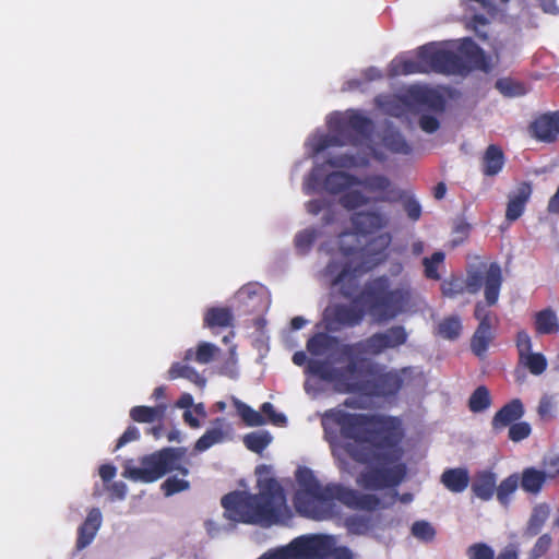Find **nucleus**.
Instances as JSON below:
<instances>
[{
  "label": "nucleus",
  "instance_id": "nucleus-1",
  "mask_svg": "<svg viewBox=\"0 0 559 559\" xmlns=\"http://www.w3.org/2000/svg\"><path fill=\"white\" fill-rule=\"evenodd\" d=\"M322 427L328 435H340L347 440L368 443L361 447H348L352 459L361 464H386L396 457L384 448H394L400 441V421L392 416L379 414L348 413L341 408L325 411Z\"/></svg>",
  "mask_w": 559,
  "mask_h": 559
},
{
  "label": "nucleus",
  "instance_id": "nucleus-2",
  "mask_svg": "<svg viewBox=\"0 0 559 559\" xmlns=\"http://www.w3.org/2000/svg\"><path fill=\"white\" fill-rule=\"evenodd\" d=\"M299 489L294 496V507L301 516L323 521L337 514L335 500L355 511L374 512L393 506L397 497L395 491L389 502L370 492H361L342 484L331 483L322 486L313 472L299 467L296 472Z\"/></svg>",
  "mask_w": 559,
  "mask_h": 559
},
{
  "label": "nucleus",
  "instance_id": "nucleus-3",
  "mask_svg": "<svg viewBox=\"0 0 559 559\" xmlns=\"http://www.w3.org/2000/svg\"><path fill=\"white\" fill-rule=\"evenodd\" d=\"M412 298L409 284L392 288L389 276H377L365 284L353 305L337 304L326 313L328 326L331 331L355 328L366 313L377 323L389 322L412 307Z\"/></svg>",
  "mask_w": 559,
  "mask_h": 559
},
{
  "label": "nucleus",
  "instance_id": "nucleus-4",
  "mask_svg": "<svg viewBox=\"0 0 559 559\" xmlns=\"http://www.w3.org/2000/svg\"><path fill=\"white\" fill-rule=\"evenodd\" d=\"M258 487V493L235 490L222 498L221 503L228 519L263 527L282 521L288 511L283 487L272 477L259 480Z\"/></svg>",
  "mask_w": 559,
  "mask_h": 559
},
{
  "label": "nucleus",
  "instance_id": "nucleus-5",
  "mask_svg": "<svg viewBox=\"0 0 559 559\" xmlns=\"http://www.w3.org/2000/svg\"><path fill=\"white\" fill-rule=\"evenodd\" d=\"M461 55L427 44L418 48L417 61L402 57L394 58L389 64V75L400 76L413 73L435 71L443 74H466L471 71L469 62H476L481 49L471 39L464 38L459 47Z\"/></svg>",
  "mask_w": 559,
  "mask_h": 559
},
{
  "label": "nucleus",
  "instance_id": "nucleus-6",
  "mask_svg": "<svg viewBox=\"0 0 559 559\" xmlns=\"http://www.w3.org/2000/svg\"><path fill=\"white\" fill-rule=\"evenodd\" d=\"M392 242L390 233H382L368 242L366 248L341 247V251L350 261L345 263L341 272L333 280V285L341 286V294L345 298L352 297V289L346 286V281L354 282L359 275L367 273L388 259V248Z\"/></svg>",
  "mask_w": 559,
  "mask_h": 559
},
{
  "label": "nucleus",
  "instance_id": "nucleus-7",
  "mask_svg": "<svg viewBox=\"0 0 559 559\" xmlns=\"http://www.w3.org/2000/svg\"><path fill=\"white\" fill-rule=\"evenodd\" d=\"M372 121L359 111L348 110L335 114L329 120V133L319 136L313 151L321 153L332 146H358L370 140Z\"/></svg>",
  "mask_w": 559,
  "mask_h": 559
},
{
  "label": "nucleus",
  "instance_id": "nucleus-8",
  "mask_svg": "<svg viewBox=\"0 0 559 559\" xmlns=\"http://www.w3.org/2000/svg\"><path fill=\"white\" fill-rule=\"evenodd\" d=\"M186 453V448H163L141 457V466H127L123 476L145 484L154 483L175 471L182 476H188L189 468L183 464Z\"/></svg>",
  "mask_w": 559,
  "mask_h": 559
},
{
  "label": "nucleus",
  "instance_id": "nucleus-9",
  "mask_svg": "<svg viewBox=\"0 0 559 559\" xmlns=\"http://www.w3.org/2000/svg\"><path fill=\"white\" fill-rule=\"evenodd\" d=\"M365 388L361 395L367 397H394L404 386L406 378L412 376V368L386 370L384 366L376 362H368L366 366Z\"/></svg>",
  "mask_w": 559,
  "mask_h": 559
},
{
  "label": "nucleus",
  "instance_id": "nucleus-10",
  "mask_svg": "<svg viewBox=\"0 0 559 559\" xmlns=\"http://www.w3.org/2000/svg\"><path fill=\"white\" fill-rule=\"evenodd\" d=\"M382 451L392 453L396 459L386 464H367L369 467L362 471L357 477V484L366 490L395 488L405 478L406 467L404 464H396L391 467L388 466L400 459L397 444L394 448H384Z\"/></svg>",
  "mask_w": 559,
  "mask_h": 559
},
{
  "label": "nucleus",
  "instance_id": "nucleus-11",
  "mask_svg": "<svg viewBox=\"0 0 559 559\" xmlns=\"http://www.w3.org/2000/svg\"><path fill=\"white\" fill-rule=\"evenodd\" d=\"M502 271L498 263L489 264L486 273L479 270L467 272L465 287L469 294L478 293L484 286L485 300L488 306H495L498 302L500 288L502 285Z\"/></svg>",
  "mask_w": 559,
  "mask_h": 559
},
{
  "label": "nucleus",
  "instance_id": "nucleus-12",
  "mask_svg": "<svg viewBox=\"0 0 559 559\" xmlns=\"http://www.w3.org/2000/svg\"><path fill=\"white\" fill-rule=\"evenodd\" d=\"M357 355L344 357L338 353V357L334 359L335 362L347 360L344 367L337 368V392L340 393L361 395L367 380L361 377H367L365 370L369 361L364 358L357 359Z\"/></svg>",
  "mask_w": 559,
  "mask_h": 559
},
{
  "label": "nucleus",
  "instance_id": "nucleus-13",
  "mask_svg": "<svg viewBox=\"0 0 559 559\" xmlns=\"http://www.w3.org/2000/svg\"><path fill=\"white\" fill-rule=\"evenodd\" d=\"M356 176L344 171H333L323 177V166H316L309 173L305 182V193L310 194L322 186L331 194H337L355 186Z\"/></svg>",
  "mask_w": 559,
  "mask_h": 559
},
{
  "label": "nucleus",
  "instance_id": "nucleus-14",
  "mask_svg": "<svg viewBox=\"0 0 559 559\" xmlns=\"http://www.w3.org/2000/svg\"><path fill=\"white\" fill-rule=\"evenodd\" d=\"M308 559H353L352 550L346 546H335L331 536H307Z\"/></svg>",
  "mask_w": 559,
  "mask_h": 559
},
{
  "label": "nucleus",
  "instance_id": "nucleus-15",
  "mask_svg": "<svg viewBox=\"0 0 559 559\" xmlns=\"http://www.w3.org/2000/svg\"><path fill=\"white\" fill-rule=\"evenodd\" d=\"M350 223L356 234L368 236L385 228L390 217L378 210L360 211L350 216Z\"/></svg>",
  "mask_w": 559,
  "mask_h": 559
},
{
  "label": "nucleus",
  "instance_id": "nucleus-16",
  "mask_svg": "<svg viewBox=\"0 0 559 559\" xmlns=\"http://www.w3.org/2000/svg\"><path fill=\"white\" fill-rule=\"evenodd\" d=\"M530 130L538 141L546 143L555 142L559 134V111L538 116L531 123Z\"/></svg>",
  "mask_w": 559,
  "mask_h": 559
},
{
  "label": "nucleus",
  "instance_id": "nucleus-17",
  "mask_svg": "<svg viewBox=\"0 0 559 559\" xmlns=\"http://www.w3.org/2000/svg\"><path fill=\"white\" fill-rule=\"evenodd\" d=\"M386 350L384 345V337L380 332L373 333L369 337L352 344H342L338 347V353L344 357H350L355 354H365L378 356Z\"/></svg>",
  "mask_w": 559,
  "mask_h": 559
},
{
  "label": "nucleus",
  "instance_id": "nucleus-18",
  "mask_svg": "<svg viewBox=\"0 0 559 559\" xmlns=\"http://www.w3.org/2000/svg\"><path fill=\"white\" fill-rule=\"evenodd\" d=\"M355 186L362 187L370 193H379L376 198L371 199L373 202H391L393 198L391 194L394 192L391 190V181L384 175H369L364 178L356 177Z\"/></svg>",
  "mask_w": 559,
  "mask_h": 559
},
{
  "label": "nucleus",
  "instance_id": "nucleus-19",
  "mask_svg": "<svg viewBox=\"0 0 559 559\" xmlns=\"http://www.w3.org/2000/svg\"><path fill=\"white\" fill-rule=\"evenodd\" d=\"M532 192V185L527 181H523L516 187V190L509 195L506 210V218L509 222H514L522 216Z\"/></svg>",
  "mask_w": 559,
  "mask_h": 559
},
{
  "label": "nucleus",
  "instance_id": "nucleus-20",
  "mask_svg": "<svg viewBox=\"0 0 559 559\" xmlns=\"http://www.w3.org/2000/svg\"><path fill=\"white\" fill-rule=\"evenodd\" d=\"M258 559H308L307 536H300L288 545L269 550Z\"/></svg>",
  "mask_w": 559,
  "mask_h": 559
},
{
  "label": "nucleus",
  "instance_id": "nucleus-21",
  "mask_svg": "<svg viewBox=\"0 0 559 559\" xmlns=\"http://www.w3.org/2000/svg\"><path fill=\"white\" fill-rule=\"evenodd\" d=\"M524 405L520 399H513L504 404L492 417L491 426L496 431L516 423L524 415Z\"/></svg>",
  "mask_w": 559,
  "mask_h": 559
},
{
  "label": "nucleus",
  "instance_id": "nucleus-22",
  "mask_svg": "<svg viewBox=\"0 0 559 559\" xmlns=\"http://www.w3.org/2000/svg\"><path fill=\"white\" fill-rule=\"evenodd\" d=\"M497 475L491 469L476 472L471 484V490L475 497L483 501H489L496 492Z\"/></svg>",
  "mask_w": 559,
  "mask_h": 559
},
{
  "label": "nucleus",
  "instance_id": "nucleus-23",
  "mask_svg": "<svg viewBox=\"0 0 559 559\" xmlns=\"http://www.w3.org/2000/svg\"><path fill=\"white\" fill-rule=\"evenodd\" d=\"M506 155L497 144H489L481 156V173L486 177H495L503 169Z\"/></svg>",
  "mask_w": 559,
  "mask_h": 559
},
{
  "label": "nucleus",
  "instance_id": "nucleus-24",
  "mask_svg": "<svg viewBox=\"0 0 559 559\" xmlns=\"http://www.w3.org/2000/svg\"><path fill=\"white\" fill-rule=\"evenodd\" d=\"M441 484L453 493L463 492L469 485V473L465 467L447 468L440 477Z\"/></svg>",
  "mask_w": 559,
  "mask_h": 559
},
{
  "label": "nucleus",
  "instance_id": "nucleus-25",
  "mask_svg": "<svg viewBox=\"0 0 559 559\" xmlns=\"http://www.w3.org/2000/svg\"><path fill=\"white\" fill-rule=\"evenodd\" d=\"M547 481L544 471L535 467H526L520 475V487L530 495H538Z\"/></svg>",
  "mask_w": 559,
  "mask_h": 559
},
{
  "label": "nucleus",
  "instance_id": "nucleus-26",
  "mask_svg": "<svg viewBox=\"0 0 559 559\" xmlns=\"http://www.w3.org/2000/svg\"><path fill=\"white\" fill-rule=\"evenodd\" d=\"M233 323L234 314L228 307H211L204 313L203 324L209 329L229 328Z\"/></svg>",
  "mask_w": 559,
  "mask_h": 559
},
{
  "label": "nucleus",
  "instance_id": "nucleus-27",
  "mask_svg": "<svg viewBox=\"0 0 559 559\" xmlns=\"http://www.w3.org/2000/svg\"><path fill=\"white\" fill-rule=\"evenodd\" d=\"M340 341L336 336L326 333H316L307 341V350L313 356H321L334 347H340ZM338 354V349L336 350Z\"/></svg>",
  "mask_w": 559,
  "mask_h": 559
},
{
  "label": "nucleus",
  "instance_id": "nucleus-28",
  "mask_svg": "<svg viewBox=\"0 0 559 559\" xmlns=\"http://www.w3.org/2000/svg\"><path fill=\"white\" fill-rule=\"evenodd\" d=\"M224 421V418H216L214 424L218 426L206 430L205 433L197 440L194 450L198 452H204L211 447L223 442L226 438V432L222 428Z\"/></svg>",
  "mask_w": 559,
  "mask_h": 559
},
{
  "label": "nucleus",
  "instance_id": "nucleus-29",
  "mask_svg": "<svg viewBox=\"0 0 559 559\" xmlns=\"http://www.w3.org/2000/svg\"><path fill=\"white\" fill-rule=\"evenodd\" d=\"M382 144L386 150L394 154L407 155L412 152V147L403 134L391 127L384 130L382 135Z\"/></svg>",
  "mask_w": 559,
  "mask_h": 559
},
{
  "label": "nucleus",
  "instance_id": "nucleus-30",
  "mask_svg": "<svg viewBox=\"0 0 559 559\" xmlns=\"http://www.w3.org/2000/svg\"><path fill=\"white\" fill-rule=\"evenodd\" d=\"M534 324L536 333L540 335L555 334L559 331L558 318L550 308L536 312Z\"/></svg>",
  "mask_w": 559,
  "mask_h": 559
},
{
  "label": "nucleus",
  "instance_id": "nucleus-31",
  "mask_svg": "<svg viewBox=\"0 0 559 559\" xmlns=\"http://www.w3.org/2000/svg\"><path fill=\"white\" fill-rule=\"evenodd\" d=\"M218 347L209 342H201L198 344L195 350L189 348L185 352L183 360L186 362L194 360L198 364L205 365L211 362L215 355L218 353Z\"/></svg>",
  "mask_w": 559,
  "mask_h": 559
},
{
  "label": "nucleus",
  "instance_id": "nucleus-32",
  "mask_svg": "<svg viewBox=\"0 0 559 559\" xmlns=\"http://www.w3.org/2000/svg\"><path fill=\"white\" fill-rule=\"evenodd\" d=\"M167 378L169 380L183 378L199 386L205 385V379L201 377L200 373L188 364L174 362L168 369Z\"/></svg>",
  "mask_w": 559,
  "mask_h": 559
},
{
  "label": "nucleus",
  "instance_id": "nucleus-33",
  "mask_svg": "<svg viewBox=\"0 0 559 559\" xmlns=\"http://www.w3.org/2000/svg\"><path fill=\"white\" fill-rule=\"evenodd\" d=\"M307 371L324 381L332 382L337 391V367H332L326 360H310Z\"/></svg>",
  "mask_w": 559,
  "mask_h": 559
},
{
  "label": "nucleus",
  "instance_id": "nucleus-34",
  "mask_svg": "<svg viewBox=\"0 0 559 559\" xmlns=\"http://www.w3.org/2000/svg\"><path fill=\"white\" fill-rule=\"evenodd\" d=\"M166 406H134L130 411V417L136 423H154L164 417Z\"/></svg>",
  "mask_w": 559,
  "mask_h": 559
},
{
  "label": "nucleus",
  "instance_id": "nucleus-35",
  "mask_svg": "<svg viewBox=\"0 0 559 559\" xmlns=\"http://www.w3.org/2000/svg\"><path fill=\"white\" fill-rule=\"evenodd\" d=\"M495 338V332L489 330L477 329L471 337V350L478 358L485 357L490 343Z\"/></svg>",
  "mask_w": 559,
  "mask_h": 559
},
{
  "label": "nucleus",
  "instance_id": "nucleus-36",
  "mask_svg": "<svg viewBox=\"0 0 559 559\" xmlns=\"http://www.w3.org/2000/svg\"><path fill=\"white\" fill-rule=\"evenodd\" d=\"M520 486V475L518 473H513L497 486L496 485V497L497 500L502 506H508L511 499V496L516 491Z\"/></svg>",
  "mask_w": 559,
  "mask_h": 559
},
{
  "label": "nucleus",
  "instance_id": "nucleus-37",
  "mask_svg": "<svg viewBox=\"0 0 559 559\" xmlns=\"http://www.w3.org/2000/svg\"><path fill=\"white\" fill-rule=\"evenodd\" d=\"M463 326L459 316L445 317L439 322L437 333L442 338L454 341L460 337Z\"/></svg>",
  "mask_w": 559,
  "mask_h": 559
},
{
  "label": "nucleus",
  "instance_id": "nucleus-38",
  "mask_svg": "<svg viewBox=\"0 0 559 559\" xmlns=\"http://www.w3.org/2000/svg\"><path fill=\"white\" fill-rule=\"evenodd\" d=\"M487 302L477 301L474 309V318L478 321L477 329L495 332V325L498 321L497 316L489 309Z\"/></svg>",
  "mask_w": 559,
  "mask_h": 559
},
{
  "label": "nucleus",
  "instance_id": "nucleus-39",
  "mask_svg": "<svg viewBox=\"0 0 559 559\" xmlns=\"http://www.w3.org/2000/svg\"><path fill=\"white\" fill-rule=\"evenodd\" d=\"M519 365L526 368L533 376H540L546 371L548 362L544 354L531 353L520 358Z\"/></svg>",
  "mask_w": 559,
  "mask_h": 559
},
{
  "label": "nucleus",
  "instance_id": "nucleus-40",
  "mask_svg": "<svg viewBox=\"0 0 559 559\" xmlns=\"http://www.w3.org/2000/svg\"><path fill=\"white\" fill-rule=\"evenodd\" d=\"M491 404L490 392L485 385H479L471 394L468 400V408L473 413H480L486 411Z\"/></svg>",
  "mask_w": 559,
  "mask_h": 559
},
{
  "label": "nucleus",
  "instance_id": "nucleus-41",
  "mask_svg": "<svg viewBox=\"0 0 559 559\" xmlns=\"http://www.w3.org/2000/svg\"><path fill=\"white\" fill-rule=\"evenodd\" d=\"M380 334L384 337L386 349L396 348L407 342L408 334L403 325H393Z\"/></svg>",
  "mask_w": 559,
  "mask_h": 559
},
{
  "label": "nucleus",
  "instance_id": "nucleus-42",
  "mask_svg": "<svg viewBox=\"0 0 559 559\" xmlns=\"http://www.w3.org/2000/svg\"><path fill=\"white\" fill-rule=\"evenodd\" d=\"M445 254L442 251H436L431 257L423 259L424 274L428 280L439 281L441 275L438 271L439 266L444 263Z\"/></svg>",
  "mask_w": 559,
  "mask_h": 559
},
{
  "label": "nucleus",
  "instance_id": "nucleus-43",
  "mask_svg": "<svg viewBox=\"0 0 559 559\" xmlns=\"http://www.w3.org/2000/svg\"><path fill=\"white\" fill-rule=\"evenodd\" d=\"M235 406L239 416L248 427H259L266 423L264 416L261 413L254 411L241 401L236 400Z\"/></svg>",
  "mask_w": 559,
  "mask_h": 559
},
{
  "label": "nucleus",
  "instance_id": "nucleus-44",
  "mask_svg": "<svg viewBox=\"0 0 559 559\" xmlns=\"http://www.w3.org/2000/svg\"><path fill=\"white\" fill-rule=\"evenodd\" d=\"M495 87L506 97H519L526 94L525 85L510 78L498 79Z\"/></svg>",
  "mask_w": 559,
  "mask_h": 559
},
{
  "label": "nucleus",
  "instance_id": "nucleus-45",
  "mask_svg": "<svg viewBox=\"0 0 559 559\" xmlns=\"http://www.w3.org/2000/svg\"><path fill=\"white\" fill-rule=\"evenodd\" d=\"M370 202L371 199L359 190H349L340 198V204L348 211L359 209Z\"/></svg>",
  "mask_w": 559,
  "mask_h": 559
},
{
  "label": "nucleus",
  "instance_id": "nucleus-46",
  "mask_svg": "<svg viewBox=\"0 0 559 559\" xmlns=\"http://www.w3.org/2000/svg\"><path fill=\"white\" fill-rule=\"evenodd\" d=\"M547 518L548 511L546 508L542 506L534 508L527 523L526 534L530 536H536L543 528Z\"/></svg>",
  "mask_w": 559,
  "mask_h": 559
},
{
  "label": "nucleus",
  "instance_id": "nucleus-47",
  "mask_svg": "<svg viewBox=\"0 0 559 559\" xmlns=\"http://www.w3.org/2000/svg\"><path fill=\"white\" fill-rule=\"evenodd\" d=\"M271 437L269 433L251 432L245 436L243 442L247 449L252 452L261 453L269 445Z\"/></svg>",
  "mask_w": 559,
  "mask_h": 559
},
{
  "label": "nucleus",
  "instance_id": "nucleus-48",
  "mask_svg": "<svg viewBox=\"0 0 559 559\" xmlns=\"http://www.w3.org/2000/svg\"><path fill=\"white\" fill-rule=\"evenodd\" d=\"M347 530L357 535L367 533L371 528V519L366 515H350L345 520Z\"/></svg>",
  "mask_w": 559,
  "mask_h": 559
},
{
  "label": "nucleus",
  "instance_id": "nucleus-49",
  "mask_svg": "<svg viewBox=\"0 0 559 559\" xmlns=\"http://www.w3.org/2000/svg\"><path fill=\"white\" fill-rule=\"evenodd\" d=\"M160 488L166 497H170L178 492L188 490L190 488V483L186 479L170 476L162 484Z\"/></svg>",
  "mask_w": 559,
  "mask_h": 559
},
{
  "label": "nucleus",
  "instance_id": "nucleus-50",
  "mask_svg": "<svg viewBox=\"0 0 559 559\" xmlns=\"http://www.w3.org/2000/svg\"><path fill=\"white\" fill-rule=\"evenodd\" d=\"M318 237V230L316 228H307L299 231L295 237V246L301 252L310 250L311 246Z\"/></svg>",
  "mask_w": 559,
  "mask_h": 559
},
{
  "label": "nucleus",
  "instance_id": "nucleus-51",
  "mask_svg": "<svg viewBox=\"0 0 559 559\" xmlns=\"http://www.w3.org/2000/svg\"><path fill=\"white\" fill-rule=\"evenodd\" d=\"M412 534L424 542H431L436 536L433 526L427 521H416L412 525Z\"/></svg>",
  "mask_w": 559,
  "mask_h": 559
},
{
  "label": "nucleus",
  "instance_id": "nucleus-52",
  "mask_svg": "<svg viewBox=\"0 0 559 559\" xmlns=\"http://www.w3.org/2000/svg\"><path fill=\"white\" fill-rule=\"evenodd\" d=\"M468 559H495L493 549L485 543H475L467 548Z\"/></svg>",
  "mask_w": 559,
  "mask_h": 559
},
{
  "label": "nucleus",
  "instance_id": "nucleus-53",
  "mask_svg": "<svg viewBox=\"0 0 559 559\" xmlns=\"http://www.w3.org/2000/svg\"><path fill=\"white\" fill-rule=\"evenodd\" d=\"M531 425L526 421H518L509 426L508 437L513 442H520L530 437Z\"/></svg>",
  "mask_w": 559,
  "mask_h": 559
},
{
  "label": "nucleus",
  "instance_id": "nucleus-54",
  "mask_svg": "<svg viewBox=\"0 0 559 559\" xmlns=\"http://www.w3.org/2000/svg\"><path fill=\"white\" fill-rule=\"evenodd\" d=\"M465 289V282L460 277H451L441 285L442 294L450 298L463 294Z\"/></svg>",
  "mask_w": 559,
  "mask_h": 559
},
{
  "label": "nucleus",
  "instance_id": "nucleus-55",
  "mask_svg": "<svg viewBox=\"0 0 559 559\" xmlns=\"http://www.w3.org/2000/svg\"><path fill=\"white\" fill-rule=\"evenodd\" d=\"M326 164L333 168H354L357 167L358 160L355 155L352 154H341L336 156H332L326 160Z\"/></svg>",
  "mask_w": 559,
  "mask_h": 559
},
{
  "label": "nucleus",
  "instance_id": "nucleus-56",
  "mask_svg": "<svg viewBox=\"0 0 559 559\" xmlns=\"http://www.w3.org/2000/svg\"><path fill=\"white\" fill-rule=\"evenodd\" d=\"M552 538L549 534L542 535L530 551L531 559H539L550 549Z\"/></svg>",
  "mask_w": 559,
  "mask_h": 559
},
{
  "label": "nucleus",
  "instance_id": "nucleus-57",
  "mask_svg": "<svg viewBox=\"0 0 559 559\" xmlns=\"http://www.w3.org/2000/svg\"><path fill=\"white\" fill-rule=\"evenodd\" d=\"M519 359L532 353V338L524 330L519 331L515 338Z\"/></svg>",
  "mask_w": 559,
  "mask_h": 559
},
{
  "label": "nucleus",
  "instance_id": "nucleus-58",
  "mask_svg": "<svg viewBox=\"0 0 559 559\" xmlns=\"http://www.w3.org/2000/svg\"><path fill=\"white\" fill-rule=\"evenodd\" d=\"M96 533V530H92L91 526H87L83 522V524L78 530L76 548L82 550L88 546L93 542Z\"/></svg>",
  "mask_w": 559,
  "mask_h": 559
},
{
  "label": "nucleus",
  "instance_id": "nucleus-59",
  "mask_svg": "<svg viewBox=\"0 0 559 559\" xmlns=\"http://www.w3.org/2000/svg\"><path fill=\"white\" fill-rule=\"evenodd\" d=\"M261 414L265 415L269 421L277 426L285 425L287 421L286 416L282 413H276L273 404L270 402H265L262 404Z\"/></svg>",
  "mask_w": 559,
  "mask_h": 559
},
{
  "label": "nucleus",
  "instance_id": "nucleus-60",
  "mask_svg": "<svg viewBox=\"0 0 559 559\" xmlns=\"http://www.w3.org/2000/svg\"><path fill=\"white\" fill-rule=\"evenodd\" d=\"M415 98L420 103L428 104L433 107H442L443 100L440 95L432 91H418Z\"/></svg>",
  "mask_w": 559,
  "mask_h": 559
},
{
  "label": "nucleus",
  "instance_id": "nucleus-61",
  "mask_svg": "<svg viewBox=\"0 0 559 559\" xmlns=\"http://www.w3.org/2000/svg\"><path fill=\"white\" fill-rule=\"evenodd\" d=\"M418 122L420 129L426 133H433L440 127L439 120L435 116L428 114L421 115Z\"/></svg>",
  "mask_w": 559,
  "mask_h": 559
},
{
  "label": "nucleus",
  "instance_id": "nucleus-62",
  "mask_svg": "<svg viewBox=\"0 0 559 559\" xmlns=\"http://www.w3.org/2000/svg\"><path fill=\"white\" fill-rule=\"evenodd\" d=\"M140 438V431L135 426H129L124 432L119 437L116 450L120 449L121 447L126 445L127 443L131 441H135Z\"/></svg>",
  "mask_w": 559,
  "mask_h": 559
},
{
  "label": "nucleus",
  "instance_id": "nucleus-63",
  "mask_svg": "<svg viewBox=\"0 0 559 559\" xmlns=\"http://www.w3.org/2000/svg\"><path fill=\"white\" fill-rule=\"evenodd\" d=\"M546 469L544 471L547 479L559 478V455L551 457L545 462Z\"/></svg>",
  "mask_w": 559,
  "mask_h": 559
},
{
  "label": "nucleus",
  "instance_id": "nucleus-64",
  "mask_svg": "<svg viewBox=\"0 0 559 559\" xmlns=\"http://www.w3.org/2000/svg\"><path fill=\"white\" fill-rule=\"evenodd\" d=\"M404 209H405V212L407 213V216L409 217V219H412V221L419 219V217L421 215V206L416 200H414V199L407 200L404 203Z\"/></svg>",
  "mask_w": 559,
  "mask_h": 559
}]
</instances>
